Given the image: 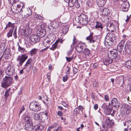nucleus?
<instances>
[{
  "mask_svg": "<svg viewBox=\"0 0 131 131\" xmlns=\"http://www.w3.org/2000/svg\"><path fill=\"white\" fill-rule=\"evenodd\" d=\"M124 109L122 111L124 115L129 114L131 113V108L130 106L127 105H123Z\"/></svg>",
  "mask_w": 131,
  "mask_h": 131,
  "instance_id": "f8f14e48",
  "label": "nucleus"
},
{
  "mask_svg": "<svg viewBox=\"0 0 131 131\" xmlns=\"http://www.w3.org/2000/svg\"><path fill=\"white\" fill-rule=\"evenodd\" d=\"M115 39L114 34L109 32L107 33V34L104 40V44L106 46H111L113 45Z\"/></svg>",
  "mask_w": 131,
  "mask_h": 131,
  "instance_id": "f257e3e1",
  "label": "nucleus"
},
{
  "mask_svg": "<svg viewBox=\"0 0 131 131\" xmlns=\"http://www.w3.org/2000/svg\"><path fill=\"white\" fill-rule=\"evenodd\" d=\"M14 23H12L10 22H9L6 25V27L5 28V29H6L7 28L11 27L12 29H13L15 27Z\"/></svg>",
  "mask_w": 131,
  "mask_h": 131,
  "instance_id": "a878e982",
  "label": "nucleus"
},
{
  "mask_svg": "<svg viewBox=\"0 0 131 131\" xmlns=\"http://www.w3.org/2000/svg\"><path fill=\"white\" fill-rule=\"evenodd\" d=\"M24 7V5L22 2H20L19 4L16 5H13L11 7V10L14 13L17 14L19 12H23V9Z\"/></svg>",
  "mask_w": 131,
  "mask_h": 131,
  "instance_id": "7ed1b4c3",
  "label": "nucleus"
},
{
  "mask_svg": "<svg viewBox=\"0 0 131 131\" xmlns=\"http://www.w3.org/2000/svg\"><path fill=\"white\" fill-rule=\"evenodd\" d=\"M14 36L15 39H16L17 37V32H16L15 31H14L13 34Z\"/></svg>",
  "mask_w": 131,
  "mask_h": 131,
  "instance_id": "13d9d810",
  "label": "nucleus"
},
{
  "mask_svg": "<svg viewBox=\"0 0 131 131\" xmlns=\"http://www.w3.org/2000/svg\"><path fill=\"white\" fill-rule=\"evenodd\" d=\"M18 2V0H13L12 2V4H16V3Z\"/></svg>",
  "mask_w": 131,
  "mask_h": 131,
  "instance_id": "69168bd1",
  "label": "nucleus"
},
{
  "mask_svg": "<svg viewBox=\"0 0 131 131\" xmlns=\"http://www.w3.org/2000/svg\"><path fill=\"white\" fill-rule=\"evenodd\" d=\"M53 127H54V126H52L49 127L47 129V131H50Z\"/></svg>",
  "mask_w": 131,
  "mask_h": 131,
  "instance_id": "4d7b16f0",
  "label": "nucleus"
},
{
  "mask_svg": "<svg viewBox=\"0 0 131 131\" xmlns=\"http://www.w3.org/2000/svg\"><path fill=\"white\" fill-rule=\"evenodd\" d=\"M4 74V71L0 68V79H1Z\"/></svg>",
  "mask_w": 131,
  "mask_h": 131,
  "instance_id": "49530a36",
  "label": "nucleus"
},
{
  "mask_svg": "<svg viewBox=\"0 0 131 131\" xmlns=\"http://www.w3.org/2000/svg\"><path fill=\"white\" fill-rule=\"evenodd\" d=\"M25 108L24 105H22L20 109V111L19 112V115L21 113V112H23V111H24L25 110Z\"/></svg>",
  "mask_w": 131,
  "mask_h": 131,
  "instance_id": "8fccbe9b",
  "label": "nucleus"
},
{
  "mask_svg": "<svg viewBox=\"0 0 131 131\" xmlns=\"http://www.w3.org/2000/svg\"><path fill=\"white\" fill-rule=\"evenodd\" d=\"M113 61V59H110L109 58H107L103 60V63L106 65H108L109 64L111 63Z\"/></svg>",
  "mask_w": 131,
  "mask_h": 131,
  "instance_id": "393cba45",
  "label": "nucleus"
},
{
  "mask_svg": "<svg viewBox=\"0 0 131 131\" xmlns=\"http://www.w3.org/2000/svg\"><path fill=\"white\" fill-rule=\"evenodd\" d=\"M77 39L75 38L74 36H73V42L72 43V45L71 46V49L70 50V52H71L73 50L74 47L72 46V45H74L76 43Z\"/></svg>",
  "mask_w": 131,
  "mask_h": 131,
  "instance_id": "c85d7f7f",
  "label": "nucleus"
},
{
  "mask_svg": "<svg viewBox=\"0 0 131 131\" xmlns=\"http://www.w3.org/2000/svg\"><path fill=\"white\" fill-rule=\"evenodd\" d=\"M112 105L114 107L118 108L120 105L119 102L116 98H113L111 102Z\"/></svg>",
  "mask_w": 131,
  "mask_h": 131,
  "instance_id": "dca6fc26",
  "label": "nucleus"
},
{
  "mask_svg": "<svg viewBox=\"0 0 131 131\" xmlns=\"http://www.w3.org/2000/svg\"><path fill=\"white\" fill-rule=\"evenodd\" d=\"M59 52L58 51H56L54 53V54L56 57L57 56H58L59 54Z\"/></svg>",
  "mask_w": 131,
  "mask_h": 131,
  "instance_id": "338daca9",
  "label": "nucleus"
},
{
  "mask_svg": "<svg viewBox=\"0 0 131 131\" xmlns=\"http://www.w3.org/2000/svg\"><path fill=\"white\" fill-rule=\"evenodd\" d=\"M13 79L10 77L6 76L3 79L1 86L4 88H6L11 85Z\"/></svg>",
  "mask_w": 131,
  "mask_h": 131,
  "instance_id": "20e7f679",
  "label": "nucleus"
},
{
  "mask_svg": "<svg viewBox=\"0 0 131 131\" xmlns=\"http://www.w3.org/2000/svg\"><path fill=\"white\" fill-rule=\"evenodd\" d=\"M85 44L83 43H79L77 44L76 47V49L78 52L81 53L85 48Z\"/></svg>",
  "mask_w": 131,
  "mask_h": 131,
  "instance_id": "4468645a",
  "label": "nucleus"
},
{
  "mask_svg": "<svg viewBox=\"0 0 131 131\" xmlns=\"http://www.w3.org/2000/svg\"><path fill=\"white\" fill-rule=\"evenodd\" d=\"M84 50L83 51V53L86 55L88 56L90 53V51L88 48L85 47V48L84 49Z\"/></svg>",
  "mask_w": 131,
  "mask_h": 131,
  "instance_id": "72a5a7b5",
  "label": "nucleus"
},
{
  "mask_svg": "<svg viewBox=\"0 0 131 131\" xmlns=\"http://www.w3.org/2000/svg\"><path fill=\"white\" fill-rule=\"evenodd\" d=\"M108 106L107 104L104 103L102 105L101 108L103 109L104 111L108 108Z\"/></svg>",
  "mask_w": 131,
  "mask_h": 131,
  "instance_id": "79ce46f5",
  "label": "nucleus"
},
{
  "mask_svg": "<svg viewBox=\"0 0 131 131\" xmlns=\"http://www.w3.org/2000/svg\"><path fill=\"white\" fill-rule=\"evenodd\" d=\"M105 99L106 101H108L109 100V98L108 95H106L105 96Z\"/></svg>",
  "mask_w": 131,
  "mask_h": 131,
  "instance_id": "bf43d9fd",
  "label": "nucleus"
},
{
  "mask_svg": "<svg viewBox=\"0 0 131 131\" xmlns=\"http://www.w3.org/2000/svg\"><path fill=\"white\" fill-rule=\"evenodd\" d=\"M41 108L40 104L35 101L31 102L29 104L30 109L34 112L40 111Z\"/></svg>",
  "mask_w": 131,
  "mask_h": 131,
  "instance_id": "39448f33",
  "label": "nucleus"
},
{
  "mask_svg": "<svg viewBox=\"0 0 131 131\" xmlns=\"http://www.w3.org/2000/svg\"><path fill=\"white\" fill-rule=\"evenodd\" d=\"M37 50L35 48L31 50L30 52V54L31 55L36 54L37 52Z\"/></svg>",
  "mask_w": 131,
  "mask_h": 131,
  "instance_id": "58836bf2",
  "label": "nucleus"
},
{
  "mask_svg": "<svg viewBox=\"0 0 131 131\" xmlns=\"http://www.w3.org/2000/svg\"><path fill=\"white\" fill-rule=\"evenodd\" d=\"M10 90V88H9L8 90H6L5 94H4V96H5V100H7V98L8 97V96L9 95V91Z\"/></svg>",
  "mask_w": 131,
  "mask_h": 131,
  "instance_id": "4c0bfd02",
  "label": "nucleus"
},
{
  "mask_svg": "<svg viewBox=\"0 0 131 131\" xmlns=\"http://www.w3.org/2000/svg\"><path fill=\"white\" fill-rule=\"evenodd\" d=\"M67 60L68 62L70 61L71 60L73 59V57H66Z\"/></svg>",
  "mask_w": 131,
  "mask_h": 131,
  "instance_id": "6e6d98bb",
  "label": "nucleus"
},
{
  "mask_svg": "<svg viewBox=\"0 0 131 131\" xmlns=\"http://www.w3.org/2000/svg\"><path fill=\"white\" fill-rule=\"evenodd\" d=\"M110 105L108 106V108L106 109L104 111V112L107 115L110 114L113 108L112 107H110Z\"/></svg>",
  "mask_w": 131,
  "mask_h": 131,
  "instance_id": "cd10ccee",
  "label": "nucleus"
},
{
  "mask_svg": "<svg viewBox=\"0 0 131 131\" xmlns=\"http://www.w3.org/2000/svg\"><path fill=\"white\" fill-rule=\"evenodd\" d=\"M25 127V129L27 131H33V125L32 122L26 123Z\"/></svg>",
  "mask_w": 131,
  "mask_h": 131,
  "instance_id": "aec40b11",
  "label": "nucleus"
},
{
  "mask_svg": "<svg viewBox=\"0 0 131 131\" xmlns=\"http://www.w3.org/2000/svg\"><path fill=\"white\" fill-rule=\"evenodd\" d=\"M124 41H122L118 44L117 47V49L118 51L120 52H122L123 50L124 47Z\"/></svg>",
  "mask_w": 131,
  "mask_h": 131,
  "instance_id": "4be33fe9",
  "label": "nucleus"
},
{
  "mask_svg": "<svg viewBox=\"0 0 131 131\" xmlns=\"http://www.w3.org/2000/svg\"><path fill=\"white\" fill-rule=\"evenodd\" d=\"M67 70L66 72V73L67 75H68L69 74H70V68L68 66L67 67Z\"/></svg>",
  "mask_w": 131,
  "mask_h": 131,
  "instance_id": "603ef678",
  "label": "nucleus"
},
{
  "mask_svg": "<svg viewBox=\"0 0 131 131\" xmlns=\"http://www.w3.org/2000/svg\"><path fill=\"white\" fill-rule=\"evenodd\" d=\"M93 33H91L90 35L86 37V40L90 43H93L97 39V36L93 35Z\"/></svg>",
  "mask_w": 131,
  "mask_h": 131,
  "instance_id": "9d476101",
  "label": "nucleus"
},
{
  "mask_svg": "<svg viewBox=\"0 0 131 131\" xmlns=\"http://www.w3.org/2000/svg\"><path fill=\"white\" fill-rule=\"evenodd\" d=\"M44 128V126L40 124H38L35 125L33 127V130L34 129L35 131H41Z\"/></svg>",
  "mask_w": 131,
  "mask_h": 131,
  "instance_id": "5701e85b",
  "label": "nucleus"
},
{
  "mask_svg": "<svg viewBox=\"0 0 131 131\" xmlns=\"http://www.w3.org/2000/svg\"><path fill=\"white\" fill-rule=\"evenodd\" d=\"M115 26L112 23L109 24V26H108L107 28V30L110 32H114L116 31V29Z\"/></svg>",
  "mask_w": 131,
  "mask_h": 131,
  "instance_id": "6ab92c4d",
  "label": "nucleus"
},
{
  "mask_svg": "<svg viewBox=\"0 0 131 131\" xmlns=\"http://www.w3.org/2000/svg\"><path fill=\"white\" fill-rule=\"evenodd\" d=\"M45 32L44 30H38L37 32L38 35L40 37H43L45 35Z\"/></svg>",
  "mask_w": 131,
  "mask_h": 131,
  "instance_id": "bb28decb",
  "label": "nucleus"
},
{
  "mask_svg": "<svg viewBox=\"0 0 131 131\" xmlns=\"http://www.w3.org/2000/svg\"><path fill=\"white\" fill-rule=\"evenodd\" d=\"M31 59H29L24 65L25 68H26V71L27 72L29 71L31 69Z\"/></svg>",
  "mask_w": 131,
  "mask_h": 131,
  "instance_id": "a211bd4d",
  "label": "nucleus"
},
{
  "mask_svg": "<svg viewBox=\"0 0 131 131\" xmlns=\"http://www.w3.org/2000/svg\"><path fill=\"white\" fill-rule=\"evenodd\" d=\"M53 42L52 40H51L49 38H47L44 40L43 44L45 47H49V46L52 44Z\"/></svg>",
  "mask_w": 131,
  "mask_h": 131,
  "instance_id": "f3484780",
  "label": "nucleus"
},
{
  "mask_svg": "<svg viewBox=\"0 0 131 131\" xmlns=\"http://www.w3.org/2000/svg\"><path fill=\"white\" fill-rule=\"evenodd\" d=\"M68 30V28L67 27H64L62 29V32L64 34H66Z\"/></svg>",
  "mask_w": 131,
  "mask_h": 131,
  "instance_id": "a19ab883",
  "label": "nucleus"
},
{
  "mask_svg": "<svg viewBox=\"0 0 131 131\" xmlns=\"http://www.w3.org/2000/svg\"><path fill=\"white\" fill-rule=\"evenodd\" d=\"M125 66L128 68L131 69V59L126 61Z\"/></svg>",
  "mask_w": 131,
  "mask_h": 131,
  "instance_id": "7c9ffc66",
  "label": "nucleus"
},
{
  "mask_svg": "<svg viewBox=\"0 0 131 131\" xmlns=\"http://www.w3.org/2000/svg\"><path fill=\"white\" fill-rule=\"evenodd\" d=\"M129 8V4L128 2H126L124 3L121 5V9L123 12L128 11Z\"/></svg>",
  "mask_w": 131,
  "mask_h": 131,
  "instance_id": "ddd939ff",
  "label": "nucleus"
},
{
  "mask_svg": "<svg viewBox=\"0 0 131 131\" xmlns=\"http://www.w3.org/2000/svg\"><path fill=\"white\" fill-rule=\"evenodd\" d=\"M78 21V23L82 25H86L88 21L87 16L83 14H81L75 18Z\"/></svg>",
  "mask_w": 131,
  "mask_h": 131,
  "instance_id": "f03ea898",
  "label": "nucleus"
},
{
  "mask_svg": "<svg viewBox=\"0 0 131 131\" xmlns=\"http://www.w3.org/2000/svg\"><path fill=\"white\" fill-rule=\"evenodd\" d=\"M86 4L89 7H92L94 4L93 0H88L87 1Z\"/></svg>",
  "mask_w": 131,
  "mask_h": 131,
  "instance_id": "f704fd0d",
  "label": "nucleus"
},
{
  "mask_svg": "<svg viewBox=\"0 0 131 131\" xmlns=\"http://www.w3.org/2000/svg\"><path fill=\"white\" fill-rule=\"evenodd\" d=\"M37 17V19L40 20H43L44 18L42 16H41L39 15H38Z\"/></svg>",
  "mask_w": 131,
  "mask_h": 131,
  "instance_id": "864d4df0",
  "label": "nucleus"
},
{
  "mask_svg": "<svg viewBox=\"0 0 131 131\" xmlns=\"http://www.w3.org/2000/svg\"><path fill=\"white\" fill-rule=\"evenodd\" d=\"M107 123L108 126L111 127L113 125L114 123H113L112 121H110L108 122Z\"/></svg>",
  "mask_w": 131,
  "mask_h": 131,
  "instance_id": "09e8293b",
  "label": "nucleus"
},
{
  "mask_svg": "<svg viewBox=\"0 0 131 131\" xmlns=\"http://www.w3.org/2000/svg\"><path fill=\"white\" fill-rule=\"evenodd\" d=\"M33 72H37V69L35 67H33Z\"/></svg>",
  "mask_w": 131,
  "mask_h": 131,
  "instance_id": "e2e57ef3",
  "label": "nucleus"
},
{
  "mask_svg": "<svg viewBox=\"0 0 131 131\" xmlns=\"http://www.w3.org/2000/svg\"><path fill=\"white\" fill-rule=\"evenodd\" d=\"M30 40L33 43H36L39 42L40 40V38L38 35H32L29 37Z\"/></svg>",
  "mask_w": 131,
  "mask_h": 131,
  "instance_id": "1a4fd4ad",
  "label": "nucleus"
},
{
  "mask_svg": "<svg viewBox=\"0 0 131 131\" xmlns=\"http://www.w3.org/2000/svg\"><path fill=\"white\" fill-rule=\"evenodd\" d=\"M68 79V75H66L63 77L62 78V81L64 82H66Z\"/></svg>",
  "mask_w": 131,
  "mask_h": 131,
  "instance_id": "de8ad7c7",
  "label": "nucleus"
},
{
  "mask_svg": "<svg viewBox=\"0 0 131 131\" xmlns=\"http://www.w3.org/2000/svg\"><path fill=\"white\" fill-rule=\"evenodd\" d=\"M26 32V28L23 29L22 30L21 33H25Z\"/></svg>",
  "mask_w": 131,
  "mask_h": 131,
  "instance_id": "774afa93",
  "label": "nucleus"
},
{
  "mask_svg": "<svg viewBox=\"0 0 131 131\" xmlns=\"http://www.w3.org/2000/svg\"><path fill=\"white\" fill-rule=\"evenodd\" d=\"M34 118L35 120H38L40 118V116L39 114L38 113L35 114L34 115Z\"/></svg>",
  "mask_w": 131,
  "mask_h": 131,
  "instance_id": "ea45409f",
  "label": "nucleus"
},
{
  "mask_svg": "<svg viewBox=\"0 0 131 131\" xmlns=\"http://www.w3.org/2000/svg\"><path fill=\"white\" fill-rule=\"evenodd\" d=\"M79 109L78 108H75L74 110V114L75 115H77V114L79 113Z\"/></svg>",
  "mask_w": 131,
  "mask_h": 131,
  "instance_id": "a18cd8bd",
  "label": "nucleus"
},
{
  "mask_svg": "<svg viewBox=\"0 0 131 131\" xmlns=\"http://www.w3.org/2000/svg\"><path fill=\"white\" fill-rule=\"evenodd\" d=\"M94 109L95 110H96L98 108V105L97 104H95L94 106Z\"/></svg>",
  "mask_w": 131,
  "mask_h": 131,
  "instance_id": "0e129e2a",
  "label": "nucleus"
},
{
  "mask_svg": "<svg viewBox=\"0 0 131 131\" xmlns=\"http://www.w3.org/2000/svg\"><path fill=\"white\" fill-rule=\"evenodd\" d=\"M17 45L18 46V51L21 53L24 52L25 50V49L24 48L21 47L19 45L18 42L17 43Z\"/></svg>",
  "mask_w": 131,
  "mask_h": 131,
  "instance_id": "c9c22d12",
  "label": "nucleus"
},
{
  "mask_svg": "<svg viewBox=\"0 0 131 131\" xmlns=\"http://www.w3.org/2000/svg\"><path fill=\"white\" fill-rule=\"evenodd\" d=\"M95 28H98L102 30L103 28V24L97 21Z\"/></svg>",
  "mask_w": 131,
  "mask_h": 131,
  "instance_id": "2f4dec72",
  "label": "nucleus"
},
{
  "mask_svg": "<svg viewBox=\"0 0 131 131\" xmlns=\"http://www.w3.org/2000/svg\"><path fill=\"white\" fill-rule=\"evenodd\" d=\"M125 51L127 53L129 54L131 53V42H128L124 47Z\"/></svg>",
  "mask_w": 131,
  "mask_h": 131,
  "instance_id": "2eb2a0df",
  "label": "nucleus"
},
{
  "mask_svg": "<svg viewBox=\"0 0 131 131\" xmlns=\"http://www.w3.org/2000/svg\"><path fill=\"white\" fill-rule=\"evenodd\" d=\"M28 56L26 54H23L21 56H19L18 58L17 59V61H19L20 66H21L23 63L27 59Z\"/></svg>",
  "mask_w": 131,
  "mask_h": 131,
  "instance_id": "6e6552de",
  "label": "nucleus"
},
{
  "mask_svg": "<svg viewBox=\"0 0 131 131\" xmlns=\"http://www.w3.org/2000/svg\"><path fill=\"white\" fill-rule=\"evenodd\" d=\"M59 41L57 40L55 43L52 45V47L50 48V49L54 50L56 48Z\"/></svg>",
  "mask_w": 131,
  "mask_h": 131,
  "instance_id": "e433bc0d",
  "label": "nucleus"
},
{
  "mask_svg": "<svg viewBox=\"0 0 131 131\" xmlns=\"http://www.w3.org/2000/svg\"><path fill=\"white\" fill-rule=\"evenodd\" d=\"M24 120L25 122H27V123L31 122V118L29 116L27 115L25 116L24 117Z\"/></svg>",
  "mask_w": 131,
  "mask_h": 131,
  "instance_id": "473e14b6",
  "label": "nucleus"
},
{
  "mask_svg": "<svg viewBox=\"0 0 131 131\" xmlns=\"http://www.w3.org/2000/svg\"><path fill=\"white\" fill-rule=\"evenodd\" d=\"M57 115L60 116H61L62 115V112L60 111H59L58 112V113H57Z\"/></svg>",
  "mask_w": 131,
  "mask_h": 131,
  "instance_id": "680f3d73",
  "label": "nucleus"
},
{
  "mask_svg": "<svg viewBox=\"0 0 131 131\" xmlns=\"http://www.w3.org/2000/svg\"><path fill=\"white\" fill-rule=\"evenodd\" d=\"M101 131H107V127L104 125H102V129Z\"/></svg>",
  "mask_w": 131,
  "mask_h": 131,
  "instance_id": "3c124183",
  "label": "nucleus"
},
{
  "mask_svg": "<svg viewBox=\"0 0 131 131\" xmlns=\"http://www.w3.org/2000/svg\"><path fill=\"white\" fill-rule=\"evenodd\" d=\"M106 0H97V3L99 7L103 6L106 3Z\"/></svg>",
  "mask_w": 131,
  "mask_h": 131,
  "instance_id": "b1692460",
  "label": "nucleus"
},
{
  "mask_svg": "<svg viewBox=\"0 0 131 131\" xmlns=\"http://www.w3.org/2000/svg\"><path fill=\"white\" fill-rule=\"evenodd\" d=\"M15 72V68L11 65L8 66L7 68L5 71L6 74L9 76L13 75Z\"/></svg>",
  "mask_w": 131,
  "mask_h": 131,
  "instance_id": "0eeeda50",
  "label": "nucleus"
},
{
  "mask_svg": "<svg viewBox=\"0 0 131 131\" xmlns=\"http://www.w3.org/2000/svg\"><path fill=\"white\" fill-rule=\"evenodd\" d=\"M100 12L102 13V14L104 16L108 15L110 13L109 10L105 7L102 8L100 9Z\"/></svg>",
  "mask_w": 131,
  "mask_h": 131,
  "instance_id": "412c9836",
  "label": "nucleus"
},
{
  "mask_svg": "<svg viewBox=\"0 0 131 131\" xmlns=\"http://www.w3.org/2000/svg\"><path fill=\"white\" fill-rule=\"evenodd\" d=\"M69 5L70 7H72L74 6L77 8H79L80 6L78 0H71L69 3Z\"/></svg>",
  "mask_w": 131,
  "mask_h": 131,
  "instance_id": "9b49d317",
  "label": "nucleus"
},
{
  "mask_svg": "<svg viewBox=\"0 0 131 131\" xmlns=\"http://www.w3.org/2000/svg\"><path fill=\"white\" fill-rule=\"evenodd\" d=\"M98 65L97 63H95L93 64V67L94 68L96 69L98 66Z\"/></svg>",
  "mask_w": 131,
  "mask_h": 131,
  "instance_id": "052dcab7",
  "label": "nucleus"
},
{
  "mask_svg": "<svg viewBox=\"0 0 131 131\" xmlns=\"http://www.w3.org/2000/svg\"><path fill=\"white\" fill-rule=\"evenodd\" d=\"M127 127L129 129L131 130V121L129 120L127 121Z\"/></svg>",
  "mask_w": 131,
  "mask_h": 131,
  "instance_id": "37998d69",
  "label": "nucleus"
},
{
  "mask_svg": "<svg viewBox=\"0 0 131 131\" xmlns=\"http://www.w3.org/2000/svg\"><path fill=\"white\" fill-rule=\"evenodd\" d=\"M13 31V29H10L9 32L7 33L8 36V37L12 36Z\"/></svg>",
  "mask_w": 131,
  "mask_h": 131,
  "instance_id": "c03bdc74",
  "label": "nucleus"
},
{
  "mask_svg": "<svg viewBox=\"0 0 131 131\" xmlns=\"http://www.w3.org/2000/svg\"><path fill=\"white\" fill-rule=\"evenodd\" d=\"M117 55L118 52L117 50L114 49L108 52L107 56L110 59L113 60L115 59H118L119 58Z\"/></svg>",
  "mask_w": 131,
  "mask_h": 131,
  "instance_id": "423d86ee",
  "label": "nucleus"
},
{
  "mask_svg": "<svg viewBox=\"0 0 131 131\" xmlns=\"http://www.w3.org/2000/svg\"><path fill=\"white\" fill-rule=\"evenodd\" d=\"M25 13L26 15H24V17L26 18L28 17L32 14V11L30 8L29 9H27L25 11Z\"/></svg>",
  "mask_w": 131,
  "mask_h": 131,
  "instance_id": "c756f323",
  "label": "nucleus"
},
{
  "mask_svg": "<svg viewBox=\"0 0 131 131\" xmlns=\"http://www.w3.org/2000/svg\"><path fill=\"white\" fill-rule=\"evenodd\" d=\"M73 72L74 74H76L77 72L78 69L75 68L74 67L73 68Z\"/></svg>",
  "mask_w": 131,
  "mask_h": 131,
  "instance_id": "5fc2aeb1",
  "label": "nucleus"
}]
</instances>
